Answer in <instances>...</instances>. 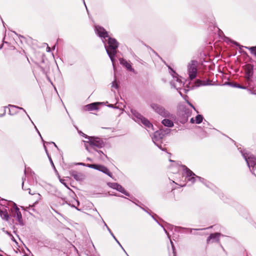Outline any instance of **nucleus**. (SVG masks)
<instances>
[{"label":"nucleus","instance_id":"1","mask_svg":"<svg viewBox=\"0 0 256 256\" xmlns=\"http://www.w3.org/2000/svg\"><path fill=\"white\" fill-rule=\"evenodd\" d=\"M95 31L96 34L102 38L104 44L105 48L108 55L114 68V56L116 54V49L118 47V42L114 38L108 36V32L104 28L100 26H95Z\"/></svg>","mask_w":256,"mask_h":256},{"label":"nucleus","instance_id":"2","mask_svg":"<svg viewBox=\"0 0 256 256\" xmlns=\"http://www.w3.org/2000/svg\"><path fill=\"white\" fill-rule=\"evenodd\" d=\"M88 140H84L86 149L90 153H94L97 149H100L104 146L102 140L98 137L91 136L88 138Z\"/></svg>","mask_w":256,"mask_h":256},{"label":"nucleus","instance_id":"3","mask_svg":"<svg viewBox=\"0 0 256 256\" xmlns=\"http://www.w3.org/2000/svg\"><path fill=\"white\" fill-rule=\"evenodd\" d=\"M196 180L204 183V179L202 177H175V178H174V180H172V182L180 187H183L186 186V181L190 183L188 184V186H190Z\"/></svg>","mask_w":256,"mask_h":256},{"label":"nucleus","instance_id":"4","mask_svg":"<svg viewBox=\"0 0 256 256\" xmlns=\"http://www.w3.org/2000/svg\"><path fill=\"white\" fill-rule=\"evenodd\" d=\"M78 164L82 166H86L92 168L99 171L102 172L104 174L108 175V176H111V174L107 168L102 165L94 164H85L84 163H79Z\"/></svg>","mask_w":256,"mask_h":256},{"label":"nucleus","instance_id":"5","mask_svg":"<svg viewBox=\"0 0 256 256\" xmlns=\"http://www.w3.org/2000/svg\"><path fill=\"white\" fill-rule=\"evenodd\" d=\"M189 78L190 80L194 78L197 74V63L192 61L188 65V68Z\"/></svg>","mask_w":256,"mask_h":256},{"label":"nucleus","instance_id":"6","mask_svg":"<svg viewBox=\"0 0 256 256\" xmlns=\"http://www.w3.org/2000/svg\"><path fill=\"white\" fill-rule=\"evenodd\" d=\"M130 112L132 113V118L135 122L141 126L144 124V118L140 113L133 108L130 109Z\"/></svg>","mask_w":256,"mask_h":256},{"label":"nucleus","instance_id":"7","mask_svg":"<svg viewBox=\"0 0 256 256\" xmlns=\"http://www.w3.org/2000/svg\"><path fill=\"white\" fill-rule=\"evenodd\" d=\"M11 212L12 216L16 218L20 224H22V216L19 208L17 206H14L11 209Z\"/></svg>","mask_w":256,"mask_h":256},{"label":"nucleus","instance_id":"8","mask_svg":"<svg viewBox=\"0 0 256 256\" xmlns=\"http://www.w3.org/2000/svg\"><path fill=\"white\" fill-rule=\"evenodd\" d=\"M222 236L220 233L216 232L210 234L207 238L206 242L208 244L212 242H220V237Z\"/></svg>","mask_w":256,"mask_h":256},{"label":"nucleus","instance_id":"9","mask_svg":"<svg viewBox=\"0 0 256 256\" xmlns=\"http://www.w3.org/2000/svg\"><path fill=\"white\" fill-rule=\"evenodd\" d=\"M152 106L155 111L160 114L166 116H169V114L162 107L157 104H152Z\"/></svg>","mask_w":256,"mask_h":256},{"label":"nucleus","instance_id":"10","mask_svg":"<svg viewBox=\"0 0 256 256\" xmlns=\"http://www.w3.org/2000/svg\"><path fill=\"white\" fill-rule=\"evenodd\" d=\"M244 158L248 166H254L256 165V157L253 155H244Z\"/></svg>","mask_w":256,"mask_h":256},{"label":"nucleus","instance_id":"11","mask_svg":"<svg viewBox=\"0 0 256 256\" xmlns=\"http://www.w3.org/2000/svg\"><path fill=\"white\" fill-rule=\"evenodd\" d=\"M108 185L110 187L114 189L117 190H118L124 194L126 196H129L128 194L124 190V188L121 186H120V184H118L117 183L108 182Z\"/></svg>","mask_w":256,"mask_h":256},{"label":"nucleus","instance_id":"12","mask_svg":"<svg viewBox=\"0 0 256 256\" xmlns=\"http://www.w3.org/2000/svg\"><path fill=\"white\" fill-rule=\"evenodd\" d=\"M8 107L9 114L10 115H14L16 114L18 112V110H22L26 114V110L22 108L10 104L8 106Z\"/></svg>","mask_w":256,"mask_h":256},{"label":"nucleus","instance_id":"13","mask_svg":"<svg viewBox=\"0 0 256 256\" xmlns=\"http://www.w3.org/2000/svg\"><path fill=\"white\" fill-rule=\"evenodd\" d=\"M173 78L172 83L174 87L176 89L180 88L183 85L180 80L178 77L175 76H173Z\"/></svg>","mask_w":256,"mask_h":256},{"label":"nucleus","instance_id":"14","mask_svg":"<svg viewBox=\"0 0 256 256\" xmlns=\"http://www.w3.org/2000/svg\"><path fill=\"white\" fill-rule=\"evenodd\" d=\"M32 182V180L30 177H25L22 180V187L24 190H28L30 188L28 187L30 183Z\"/></svg>","mask_w":256,"mask_h":256},{"label":"nucleus","instance_id":"15","mask_svg":"<svg viewBox=\"0 0 256 256\" xmlns=\"http://www.w3.org/2000/svg\"><path fill=\"white\" fill-rule=\"evenodd\" d=\"M120 62L121 64L125 66L128 70L130 72H134V70L132 68L130 64L124 59L120 58Z\"/></svg>","mask_w":256,"mask_h":256},{"label":"nucleus","instance_id":"16","mask_svg":"<svg viewBox=\"0 0 256 256\" xmlns=\"http://www.w3.org/2000/svg\"><path fill=\"white\" fill-rule=\"evenodd\" d=\"M145 212H146L150 216H151L152 217L156 220V222L159 224L164 229L165 233L168 235V238L170 240V244H171V246H172V245H174V243L172 241V240H170V236H169L167 230H166V228L163 226H162V224H160L158 222L155 218H154V216H156V214H151L150 213V212L147 210L146 208H145Z\"/></svg>","mask_w":256,"mask_h":256},{"label":"nucleus","instance_id":"17","mask_svg":"<svg viewBox=\"0 0 256 256\" xmlns=\"http://www.w3.org/2000/svg\"><path fill=\"white\" fill-rule=\"evenodd\" d=\"M180 170L182 171V174L186 176H192V175H194V174L192 172V171L188 170L185 166H181L180 167Z\"/></svg>","mask_w":256,"mask_h":256},{"label":"nucleus","instance_id":"18","mask_svg":"<svg viewBox=\"0 0 256 256\" xmlns=\"http://www.w3.org/2000/svg\"><path fill=\"white\" fill-rule=\"evenodd\" d=\"M91 154L98 158L104 159V158H106V156L99 149L96 150L94 152Z\"/></svg>","mask_w":256,"mask_h":256},{"label":"nucleus","instance_id":"19","mask_svg":"<svg viewBox=\"0 0 256 256\" xmlns=\"http://www.w3.org/2000/svg\"><path fill=\"white\" fill-rule=\"evenodd\" d=\"M0 216L3 220L6 221H8L10 218L9 214L6 210H0Z\"/></svg>","mask_w":256,"mask_h":256},{"label":"nucleus","instance_id":"20","mask_svg":"<svg viewBox=\"0 0 256 256\" xmlns=\"http://www.w3.org/2000/svg\"><path fill=\"white\" fill-rule=\"evenodd\" d=\"M98 102H94L88 104H87L86 106V108L88 110H93L98 109Z\"/></svg>","mask_w":256,"mask_h":256},{"label":"nucleus","instance_id":"21","mask_svg":"<svg viewBox=\"0 0 256 256\" xmlns=\"http://www.w3.org/2000/svg\"><path fill=\"white\" fill-rule=\"evenodd\" d=\"M203 120V117L202 115L198 114L194 120V118L190 119V122L192 124H200Z\"/></svg>","mask_w":256,"mask_h":256},{"label":"nucleus","instance_id":"22","mask_svg":"<svg viewBox=\"0 0 256 256\" xmlns=\"http://www.w3.org/2000/svg\"><path fill=\"white\" fill-rule=\"evenodd\" d=\"M162 122L166 126L172 127L174 126L173 121L169 119L165 118L162 120Z\"/></svg>","mask_w":256,"mask_h":256},{"label":"nucleus","instance_id":"23","mask_svg":"<svg viewBox=\"0 0 256 256\" xmlns=\"http://www.w3.org/2000/svg\"><path fill=\"white\" fill-rule=\"evenodd\" d=\"M246 72L248 76L252 75V66L250 64H246Z\"/></svg>","mask_w":256,"mask_h":256},{"label":"nucleus","instance_id":"24","mask_svg":"<svg viewBox=\"0 0 256 256\" xmlns=\"http://www.w3.org/2000/svg\"><path fill=\"white\" fill-rule=\"evenodd\" d=\"M146 128L149 132H150L151 130H154L152 125L148 120H145V128Z\"/></svg>","mask_w":256,"mask_h":256},{"label":"nucleus","instance_id":"25","mask_svg":"<svg viewBox=\"0 0 256 256\" xmlns=\"http://www.w3.org/2000/svg\"><path fill=\"white\" fill-rule=\"evenodd\" d=\"M158 136H160V133L159 132L156 131V132H154V136L152 138V140L158 146V139H157V137Z\"/></svg>","mask_w":256,"mask_h":256},{"label":"nucleus","instance_id":"26","mask_svg":"<svg viewBox=\"0 0 256 256\" xmlns=\"http://www.w3.org/2000/svg\"><path fill=\"white\" fill-rule=\"evenodd\" d=\"M46 142H44V150H45V151H46V154H47V155H48V158H49V160H50V163H51L52 166L54 168V163H53V162H52V158H50V156L48 155V150H47L46 147V145H45V144H46Z\"/></svg>","mask_w":256,"mask_h":256},{"label":"nucleus","instance_id":"27","mask_svg":"<svg viewBox=\"0 0 256 256\" xmlns=\"http://www.w3.org/2000/svg\"><path fill=\"white\" fill-rule=\"evenodd\" d=\"M251 52L256 56V46L248 48Z\"/></svg>","mask_w":256,"mask_h":256},{"label":"nucleus","instance_id":"28","mask_svg":"<svg viewBox=\"0 0 256 256\" xmlns=\"http://www.w3.org/2000/svg\"><path fill=\"white\" fill-rule=\"evenodd\" d=\"M185 230H187V232H189L190 233H192V230H205L206 228H204V229H198V228H184Z\"/></svg>","mask_w":256,"mask_h":256},{"label":"nucleus","instance_id":"29","mask_svg":"<svg viewBox=\"0 0 256 256\" xmlns=\"http://www.w3.org/2000/svg\"><path fill=\"white\" fill-rule=\"evenodd\" d=\"M112 87L115 88H118V85L116 80L112 82Z\"/></svg>","mask_w":256,"mask_h":256},{"label":"nucleus","instance_id":"30","mask_svg":"<svg viewBox=\"0 0 256 256\" xmlns=\"http://www.w3.org/2000/svg\"><path fill=\"white\" fill-rule=\"evenodd\" d=\"M79 134L82 136H84L86 138L88 139V138L89 136H86V134H84V133H83L82 132H79Z\"/></svg>","mask_w":256,"mask_h":256},{"label":"nucleus","instance_id":"31","mask_svg":"<svg viewBox=\"0 0 256 256\" xmlns=\"http://www.w3.org/2000/svg\"><path fill=\"white\" fill-rule=\"evenodd\" d=\"M172 251H173V253H174V256H176V248H175V247H174V245H172Z\"/></svg>","mask_w":256,"mask_h":256},{"label":"nucleus","instance_id":"32","mask_svg":"<svg viewBox=\"0 0 256 256\" xmlns=\"http://www.w3.org/2000/svg\"><path fill=\"white\" fill-rule=\"evenodd\" d=\"M35 128H36V130H37V132H38V134H39V135L40 136L41 138L42 139V137L40 132H38V129L36 128V126H35ZM42 140L44 142L43 140Z\"/></svg>","mask_w":256,"mask_h":256},{"label":"nucleus","instance_id":"33","mask_svg":"<svg viewBox=\"0 0 256 256\" xmlns=\"http://www.w3.org/2000/svg\"><path fill=\"white\" fill-rule=\"evenodd\" d=\"M60 180L61 182L62 183H63L65 186H66V184L64 182V180L60 178Z\"/></svg>","mask_w":256,"mask_h":256},{"label":"nucleus","instance_id":"34","mask_svg":"<svg viewBox=\"0 0 256 256\" xmlns=\"http://www.w3.org/2000/svg\"><path fill=\"white\" fill-rule=\"evenodd\" d=\"M36 196L38 199H40L41 198V196L40 194H37Z\"/></svg>","mask_w":256,"mask_h":256},{"label":"nucleus","instance_id":"35","mask_svg":"<svg viewBox=\"0 0 256 256\" xmlns=\"http://www.w3.org/2000/svg\"><path fill=\"white\" fill-rule=\"evenodd\" d=\"M46 50H47V52H50V47H48V48H46Z\"/></svg>","mask_w":256,"mask_h":256},{"label":"nucleus","instance_id":"36","mask_svg":"<svg viewBox=\"0 0 256 256\" xmlns=\"http://www.w3.org/2000/svg\"><path fill=\"white\" fill-rule=\"evenodd\" d=\"M26 114L27 116H28V118H29V119L30 120V122H32V123H33V122H32V120H30V118L29 116L27 114Z\"/></svg>","mask_w":256,"mask_h":256},{"label":"nucleus","instance_id":"37","mask_svg":"<svg viewBox=\"0 0 256 256\" xmlns=\"http://www.w3.org/2000/svg\"><path fill=\"white\" fill-rule=\"evenodd\" d=\"M26 114L27 116H28V118H29V119L30 120V122H32V123H33V122H32V120H30V118L29 116L27 114Z\"/></svg>","mask_w":256,"mask_h":256},{"label":"nucleus","instance_id":"38","mask_svg":"<svg viewBox=\"0 0 256 256\" xmlns=\"http://www.w3.org/2000/svg\"><path fill=\"white\" fill-rule=\"evenodd\" d=\"M210 184H205L206 186H210Z\"/></svg>","mask_w":256,"mask_h":256},{"label":"nucleus","instance_id":"39","mask_svg":"<svg viewBox=\"0 0 256 256\" xmlns=\"http://www.w3.org/2000/svg\"><path fill=\"white\" fill-rule=\"evenodd\" d=\"M52 143L54 144V146H55L56 147H57L56 145V144L54 142H52Z\"/></svg>","mask_w":256,"mask_h":256},{"label":"nucleus","instance_id":"40","mask_svg":"<svg viewBox=\"0 0 256 256\" xmlns=\"http://www.w3.org/2000/svg\"><path fill=\"white\" fill-rule=\"evenodd\" d=\"M83 1H84V5H85V6H86V8H87L86 6V4L85 2H84V0H83ZM86 10H88V9H86Z\"/></svg>","mask_w":256,"mask_h":256},{"label":"nucleus","instance_id":"41","mask_svg":"<svg viewBox=\"0 0 256 256\" xmlns=\"http://www.w3.org/2000/svg\"><path fill=\"white\" fill-rule=\"evenodd\" d=\"M87 160H88L92 161V159H91V158H87Z\"/></svg>","mask_w":256,"mask_h":256},{"label":"nucleus","instance_id":"42","mask_svg":"<svg viewBox=\"0 0 256 256\" xmlns=\"http://www.w3.org/2000/svg\"><path fill=\"white\" fill-rule=\"evenodd\" d=\"M188 104H190V105L192 108H193L195 110V108H194L193 106H192V105L190 104V103H188Z\"/></svg>","mask_w":256,"mask_h":256},{"label":"nucleus","instance_id":"43","mask_svg":"<svg viewBox=\"0 0 256 256\" xmlns=\"http://www.w3.org/2000/svg\"><path fill=\"white\" fill-rule=\"evenodd\" d=\"M212 226H210V227H208V228H206V229L210 228H212Z\"/></svg>","mask_w":256,"mask_h":256},{"label":"nucleus","instance_id":"44","mask_svg":"<svg viewBox=\"0 0 256 256\" xmlns=\"http://www.w3.org/2000/svg\"><path fill=\"white\" fill-rule=\"evenodd\" d=\"M174 164H178L177 162H173Z\"/></svg>","mask_w":256,"mask_h":256},{"label":"nucleus","instance_id":"45","mask_svg":"<svg viewBox=\"0 0 256 256\" xmlns=\"http://www.w3.org/2000/svg\"><path fill=\"white\" fill-rule=\"evenodd\" d=\"M113 237H114V238L115 240H116V238H115V236H113Z\"/></svg>","mask_w":256,"mask_h":256},{"label":"nucleus","instance_id":"46","mask_svg":"<svg viewBox=\"0 0 256 256\" xmlns=\"http://www.w3.org/2000/svg\"><path fill=\"white\" fill-rule=\"evenodd\" d=\"M4 114H2L1 116H4Z\"/></svg>","mask_w":256,"mask_h":256},{"label":"nucleus","instance_id":"47","mask_svg":"<svg viewBox=\"0 0 256 256\" xmlns=\"http://www.w3.org/2000/svg\"><path fill=\"white\" fill-rule=\"evenodd\" d=\"M0 256H2V254H0Z\"/></svg>","mask_w":256,"mask_h":256},{"label":"nucleus","instance_id":"48","mask_svg":"<svg viewBox=\"0 0 256 256\" xmlns=\"http://www.w3.org/2000/svg\"><path fill=\"white\" fill-rule=\"evenodd\" d=\"M2 48V46H0V48Z\"/></svg>","mask_w":256,"mask_h":256}]
</instances>
